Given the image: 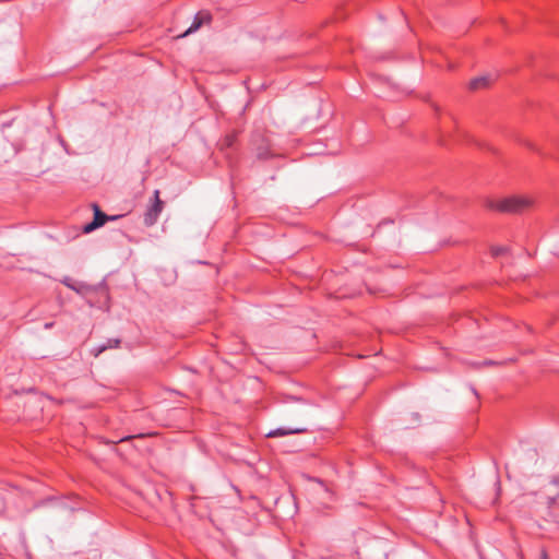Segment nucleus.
<instances>
[{
    "mask_svg": "<svg viewBox=\"0 0 559 559\" xmlns=\"http://www.w3.org/2000/svg\"><path fill=\"white\" fill-rule=\"evenodd\" d=\"M534 200L530 195L511 194L496 200L492 207L502 214H521L530 210Z\"/></svg>",
    "mask_w": 559,
    "mask_h": 559,
    "instance_id": "f257e3e1",
    "label": "nucleus"
},
{
    "mask_svg": "<svg viewBox=\"0 0 559 559\" xmlns=\"http://www.w3.org/2000/svg\"><path fill=\"white\" fill-rule=\"evenodd\" d=\"M163 207H164V203L159 199V191L155 190L154 191V203L152 204V206L145 213L144 223L147 226H152L153 224H155L156 221H157L158 215L163 211Z\"/></svg>",
    "mask_w": 559,
    "mask_h": 559,
    "instance_id": "f03ea898",
    "label": "nucleus"
},
{
    "mask_svg": "<svg viewBox=\"0 0 559 559\" xmlns=\"http://www.w3.org/2000/svg\"><path fill=\"white\" fill-rule=\"evenodd\" d=\"M212 21V14L206 10L199 11L193 19L192 24L185 32L183 36L198 31L202 25L210 24Z\"/></svg>",
    "mask_w": 559,
    "mask_h": 559,
    "instance_id": "7ed1b4c3",
    "label": "nucleus"
},
{
    "mask_svg": "<svg viewBox=\"0 0 559 559\" xmlns=\"http://www.w3.org/2000/svg\"><path fill=\"white\" fill-rule=\"evenodd\" d=\"M107 221V216L99 211L97 206H95L94 219L92 223L84 226L83 230L85 233H90L105 224Z\"/></svg>",
    "mask_w": 559,
    "mask_h": 559,
    "instance_id": "20e7f679",
    "label": "nucleus"
},
{
    "mask_svg": "<svg viewBox=\"0 0 559 559\" xmlns=\"http://www.w3.org/2000/svg\"><path fill=\"white\" fill-rule=\"evenodd\" d=\"M305 431H306V428H304V427L277 428V429H274V430H270L266 433V437L267 438H277V437H284V436L293 435V433H301V432H305Z\"/></svg>",
    "mask_w": 559,
    "mask_h": 559,
    "instance_id": "39448f33",
    "label": "nucleus"
},
{
    "mask_svg": "<svg viewBox=\"0 0 559 559\" xmlns=\"http://www.w3.org/2000/svg\"><path fill=\"white\" fill-rule=\"evenodd\" d=\"M488 85V80L486 76H477L475 79H473L469 84H468V87L469 90L472 91H477L479 88H485L487 87Z\"/></svg>",
    "mask_w": 559,
    "mask_h": 559,
    "instance_id": "423d86ee",
    "label": "nucleus"
},
{
    "mask_svg": "<svg viewBox=\"0 0 559 559\" xmlns=\"http://www.w3.org/2000/svg\"><path fill=\"white\" fill-rule=\"evenodd\" d=\"M308 489L317 492L319 489H323L326 491V488L323 486V484L317 479L308 478Z\"/></svg>",
    "mask_w": 559,
    "mask_h": 559,
    "instance_id": "0eeeda50",
    "label": "nucleus"
},
{
    "mask_svg": "<svg viewBox=\"0 0 559 559\" xmlns=\"http://www.w3.org/2000/svg\"><path fill=\"white\" fill-rule=\"evenodd\" d=\"M507 251L506 247H491V255H500L503 254Z\"/></svg>",
    "mask_w": 559,
    "mask_h": 559,
    "instance_id": "6e6552de",
    "label": "nucleus"
},
{
    "mask_svg": "<svg viewBox=\"0 0 559 559\" xmlns=\"http://www.w3.org/2000/svg\"><path fill=\"white\" fill-rule=\"evenodd\" d=\"M106 349L105 346L100 347L99 349H97V352L95 353V356L97 357L100 353H103L104 350Z\"/></svg>",
    "mask_w": 559,
    "mask_h": 559,
    "instance_id": "1a4fd4ad",
    "label": "nucleus"
},
{
    "mask_svg": "<svg viewBox=\"0 0 559 559\" xmlns=\"http://www.w3.org/2000/svg\"><path fill=\"white\" fill-rule=\"evenodd\" d=\"M542 559H548L547 555L544 552Z\"/></svg>",
    "mask_w": 559,
    "mask_h": 559,
    "instance_id": "9d476101",
    "label": "nucleus"
}]
</instances>
